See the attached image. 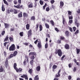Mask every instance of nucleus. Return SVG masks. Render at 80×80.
I'll return each mask as SVG.
<instances>
[{"mask_svg": "<svg viewBox=\"0 0 80 80\" xmlns=\"http://www.w3.org/2000/svg\"><path fill=\"white\" fill-rule=\"evenodd\" d=\"M18 3H19V4H20V3H21V0H18Z\"/></svg>", "mask_w": 80, "mask_h": 80, "instance_id": "nucleus-61", "label": "nucleus"}, {"mask_svg": "<svg viewBox=\"0 0 80 80\" xmlns=\"http://www.w3.org/2000/svg\"><path fill=\"white\" fill-rule=\"evenodd\" d=\"M60 74L59 73H58V74H56V77H60Z\"/></svg>", "mask_w": 80, "mask_h": 80, "instance_id": "nucleus-43", "label": "nucleus"}, {"mask_svg": "<svg viewBox=\"0 0 80 80\" xmlns=\"http://www.w3.org/2000/svg\"><path fill=\"white\" fill-rule=\"evenodd\" d=\"M5 65L6 68L8 67V58H6V61L5 62Z\"/></svg>", "mask_w": 80, "mask_h": 80, "instance_id": "nucleus-3", "label": "nucleus"}, {"mask_svg": "<svg viewBox=\"0 0 80 80\" xmlns=\"http://www.w3.org/2000/svg\"><path fill=\"white\" fill-rule=\"evenodd\" d=\"M14 4H17V0H15L14 1Z\"/></svg>", "mask_w": 80, "mask_h": 80, "instance_id": "nucleus-56", "label": "nucleus"}, {"mask_svg": "<svg viewBox=\"0 0 80 80\" xmlns=\"http://www.w3.org/2000/svg\"><path fill=\"white\" fill-rule=\"evenodd\" d=\"M55 30H56V31H57V32H59V30H58V28H55Z\"/></svg>", "mask_w": 80, "mask_h": 80, "instance_id": "nucleus-62", "label": "nucleus"}, {"mask_svg": "<svg viewBox=\"0 0 80 80\" xmlns=\"http://www.w3.org/2000/svg\"><path fill=\"white\" fill-rule=\"evenodd\" d=\"M18 17L21 18L22 17V12H21L18 15Z\"/></svg>", "mask_w": 80, "mask_h": 80, "instance_id": "nucleus-23", "label": "nucleus"}, {"mask_svg": "<svg viewBox=\"0 0 80 80\" xmlns=\"http://www.w3.org/2000/svg\"><path fill=\"white\" fill-rule=\"evenodd\" d=\"M31 55H34L35 56L36 55V52H30L29 54V56H30Z\"/></svg>", "mask_w": 80, "mask_h": 80, "instance_id": "nucleus-9", "label": "nucleus"}, {"mask_svg": "<svg viewBox=\"0 0 80 80\" xmlns=\"http://www.w3.org/2000/svg\"><path fill=\"white\" fill-rule=\"evenodd\" d=\"M68 15H72V12H71L70 11H68Z\"/></svg>", "mask_w": 80, "mask_h": 80, "instance_id": "nucleus-36", "label": "nucleus"}, {"mask_svg": "<svg viewBox=\"0 0 80 80\" xmlns=\"http://www.w3.org/2000/svg\"><path fill=\"white\" fill-rule=\"evenodd\" d=\"M8 43V42H5L4 43V45L6 47V45H7V43Z\"/></svg>", "mask_w": 80, "mask_h": 80, "instance_id": "nucleus-51", "label": "nucleus"}, {"mask_svg": "<svg viewBox=\"0 0 80 80\" xmlns=\"http://www.w3.org/2000/svg\"><path fill=\"white\" fill-rule=\"evenodd\" d=\"M31 59L32 60H34L35 59V56L34 55H32L31 57Z\"/></svg>", "mask_w": 80, "mask_h": 80, "instance_id": "nucleus-45", "label": "nucleus"}, {"mask_svg": "<svg viewBox=\"0 0 80 80\" xmlns=\"http://www.w3.org/2000/svg\"><path fill=\"white\" fill-rule=\"evenodd\" d=\"M14 10V9H11L10 10V12H12V13H13Z\"/></svg>", "mask_w": 80, "mask_h": 80, "instance_id": "nucleus-48", "label": "nucleus"}, {"mask_svg": "<svg viewBox=\"0 0 80 80\" xmlns=\"http://www.w3.org/2000/svg\"><path fill=\"white\" fill-rule=\"evenodd\" d=\"M5 31H3L2 33V35H4V34H5Z\"/></svg>", "mask_w": 80, "mask_h": 80, "instance_id": "nucleus-47", "label": "nucleus"}, {"mask_svg": "<svg viewBox=\"0 0 80 80\" xmlns=\"http://www.w3.org/2000/svg\"><path fill=\"white\" fill-rule=\"evenodd\" d=\"M17 8H20V4H18L17 6Z\"/></svg>", "mask_w": 80, "mask_h": 80, "instance_id": "nucleus-57", "label": "nucleus"}, {"mask_svg": "<svg viewBox=\"0 0 80 80\" xmlns=\"http://www.w3.org/2000/svg\"><path fill=\"white\" fill-rule=\"evenodd\" d=\"M38 48H42V44H41V41H38Z\"/></svg>", "mask_w": 80, "mask_h": 80, "instance_id": "nucleus-4", "label": "nucleus"}, {"mask_svg": "<svg viewBox=\"0 0 80 80\" xmlns=\"http://www.w3.org/2000/svg\"><path fill=\"white\" fill-rule=\"evenodd\" d=\"M45 25L47 28H49V25L48 24H47V23H45Z\"/></svg>", "mask_w": 80, "mask_h": 80, "instance_id": "nucleus-25", "label": "nucleus"}, {"mask_svg": "<svg viewBox=\"0 0 80 80\" xmlns=\"http://www.w3.org/2000/svg\"><path fill=\"white\" fill-rule=\"evenodd\" d=\"M45 48H48V44L47 43H46L45 44Z\"/></svg>", "mask_w": 80, "mask_h": 80, "instance_id": "nucleus-42", "label": "nucleus"}, {"mask_svg": "<svg viewBox=\"0 0 80 80\" xmlns=\"http://www.w3.org/2000/svg\"><path fill=\"white\" fill-rule=\"evenodd\" d=\"M78 31H79L78 30H77L76 31V32H75V34H77V33H78Z\"/></svg>", "mask_w": 80, "mask_h": 80, "instance_id": "nucleus-60", "label": "nucleus"}, {"mask_svg": "<svg viewBox=\"0 0 80 80\" xmlns=\"http://www.w3.org/2000/svg\"><path fill=\"white\" fill-rule=\"evenodd\" d=\"M72 22H73V20H70L69 21V23H70V24H71V23H72Z\"/></svg>", "mask_w": 80, "mask_h": 80, "instance_id": "nucleus-41", "label": "nucleus"}, {"mask_svg": "<svg viewBox=\"0 0 80 80\" xmlns=\"http://www.w3.org/2000/svg\"><path fill=\"white\" fill-rule=\"evenodd\" d=\"M2 10L3 12H4V11H5V7H4V6L2 5Z\"/></svg>", "mask_w": 80, "mask_h": 80, "instance_id": "nucleus-28", "label": "nucleus"}, {"mask_svg": "<svg viewBox=\"0 0 80 80\" xmlns=\"http://www.w3.org/2000/svg\"><path fill=\"white\" fill-rule=\"evenodd\" d=\"M69 16V20H72L73 19V17L72 16H70L68 15Z\"/></svg>", "mask_w": 80, "mask_h": 80, "instance_id": "nucleus-39", "label": "nucleus"}, {"mask_svg": "<svg viewBox=\"0 0 80 80\" xmlns=\"http://www.w3.org/2000/svg\"><path fill=\"white\" fill-rule=\"evenodd\" d=\"M75 23V25H76V26H77V27H78H78H79V25H80L79 22H77V20H76Z\"/></svg>", "mask_w": 80, "mask_h": 80, "instance_id": "nucleus-6", "label": "nucleus"}, {"mask_svg": "<svg viewBox=\"0 0 80 80\" xmlns=\"http://www.w3.org/2000/svg\"><path fill=\"white\" fill-rule=\"evenodd\" d=\"M28 6L29 8H32V7H33V4L31 3L28 5Z\"/></svg>", "mask_w": 80, "mask_h": 80, "instance_id": "nucleus-29", "label": "nucleus"}, {"mask_svg": "<svg viewBox=\"0 0 80 80\" xmlns=\"http://www.w3.org/2000/svg\"><path fill=\"white\" fill-rule=\"evenodd\" d=\"M17 63H14V68L15 69V70L17 69Z\"/></svg>", "mask_w": 80, "mask_h": 80, "instance_id": "nucleus-16", "label": "nucleus"}, {"mask_svg": "<svg viewBox=\"0 0 80 80\" xmlns=\"http://www.w3.org/2000/svg\"><path fill=\"white\" fill-rule=\"evenodd\" d=\"M73 29L74 31V32H75L77 29V28L75 27H74L73 28Z\"/></svg>", "mask_w": 80, "mask_h": 80, "instance_id": "nucleus-53", "label": "nucleus"}, {"mask_svg": "<svg viewBox=\"0 0 80 80\" xmlns=\"http://www.w3.org/2000/svg\"><path fill=\"white\" fill-rule=\"evenodd\" d=\"M26 28L27 30H29V28H30V25H29L28 24L26 25Z\"/></svg>", "mask_w": 80, "mask_h": 80, "instance_id": "nucleus-17", "label": "nucleus"}, {"mask_svg": "<svg viewBox=\"0 0 80 80\" xmlns=\"http://www.w3.org/2000/svg\"><path fill=\"white\" fill-rule=\"evenodd\" d=\"M64 5V3H63V2L62 1H61L60 2V8H62L63 7V5Z\"/></svg>", "mask_w": 80, "mask_h": 80, "instance_id": "nucleus-10", "label": "nucleus"}, {"mask_svg": "<svg viewBox=\"0 0 80 80\" xmlns=\"http://www.w3.org/2000/svg\"><path fill=\"white\" fill-rule=\"evenodd\" d=\"M24 44L25 45H26V46H28V43H24Z\"/></svg>", "mask_w": 80, "mask_h": 80, "instance_id": "nucleus-64", "label": "nucleus"}, {"mask_svg": "<svg viewBox=\"0 0 80 80\" xmlns=\"http://www.w3.org/2000/svg\"><path fill=\"white\" fill-rule=\"evenodd\" d=\"M3 1L4 2V3L5 4H6L7 5H8V2L6 1V0H3Z\"/></svg>", "mask_w": 80, "mask_h": 80, "instance_id": "nucleus-21", "label": "nucleus"}, {"mask_svg": "<svg viewBox=\"0 0 80 80\" xmlns=\"http://www.w3.org/2000/svg\"><path fill=\"white\" fill-rule=\"evenodd\" d=\"M13 57V54H12L10 55V56L8 58V59H10L11 58H12Z\"/></svg>", "mask_w": 80, "mask_h": 80, "instance_id": "nucleus-27", "label": "nucleus"}, {"mask_svg": "<svg viewBox=\"0 0 80 80\" xmlns=\"http://www.w3.org/2000/svg\"><path fill=\"white\" fill-rule=\"evenodd\" d=\"M77 70V68L74 67L73 69V72H76Z\"/></svg>", "mask_w": 80, "mask_h": 80, "instance_id": "nucleus-55", "label": "nucleus"}, {"mask_svg": "<svg viewBox=\"0 0 80 80\" xmlns=\"http://www.w3.org/2000/svg\"><path fill=\"white\" fill-rule=\"evenodd\" d=\"M46 11H47V12H48V11L50 10V8H49L48 7L46 8Z\"/></svg>", "mask_w": 80, "mask_h": 80, "instance_id": "nucleus-49", "label": "nucleus"}, {"mask_svg": "<svg viewBox=\"0 0 80 80\" xmlns=\"http://www.w3.org/2000/svg\"><path fill=\"white\" fill-rule=\"evenodd\" d=\"M68 79H69V80H71V79H72V77L71 76H69V77H68Z\"/></svg>", "mask_w": 80, "mask_h": 80, "instance_id": "nucleus-54", "label": "nucleus"}, {"mask_svg": "<svg viewBox=\"0 0 80 80\" xmlns=\"http://www.w3.org/2000/svg\"><path fill=\"white\" fill-rule=\"evenodd\" d=\"M65 57V55H64L61 58V60L62 61H63V58H64Z\"/></svg>", "mask_w": 80, "mask_h": 80, "instance_id": "nucleus-52", "label": "nucleus"}, {"mask_svg": "<svg viewBox=\"0 0 80 80\" xmlns=\"http://www.w3.org/2000/svg\"><path fill=\"white\" fill-rule=\"evenodd\" d=\"M28 72L30 74H32V72H33V70L32 69H30L28 71Z\"/></svg>", "mask_w": 80, "mask_h": 80, "instance_id": "nucleus-22", "label": "nucleus"}, {"mask_svg": "<svg viewBox=\"0 0 80 80\" xmlns=\"http://www.w3.org/2000/svg\"><path fill=\"white\" fill-rule=\"evenodd\" d=\"M9 39L11 42H13V38L11 37H9Z\"/></svg>", "mask_w": 80, "mask_h": 80, "instance_id": "nucleus-35", "label": "nucleus"}, {"mask_svg": "<svg viewBox=\"0 0 80 80\" xmlns=\"http://www.w3.org/2000/svg\"><path fill=\"white\" fill-rule=\"evenodd\" d=\"M8 38L9 37H8V36H7L4 40V42H6V41H8Z\"/></svg>", "mask_w": 80, "mask_h": 80, "instance_id": "nucleus-18", "label": "nucleus"}, {"mask_svg": "<svg viewBox=\"0 0 80 80\" xmlns=\"http://www.w3.org/2000/svg\"><path fill=\"white\" fill-rule=\"evenodd\" d=\"M17 53H18V52H17V51H16L14 52L13 53V55L14 57H15V56H16L17 55Z\"/></svg>", "mask_w": 80, "mask_h": 80, "instance_id": "nucleus-20", "label": "nucleus"}, {"mask_svg": "<svg viewBox=\"0 0 80 80\" xmlns=\"http://www.w3.org/2000/svg\"><path fill=\"white\" fill-rule=\"evenodd\" d=\"M21 77L22 78H25V79L28 80V77L27 75H23L21 76Z\"/></svg>", "mask_w": 80, "mask_h": 80, "instance_id": "nucleus-7", "label": "nucleus"}, {"mask_svg": "<svg viewBox=\"0 0 80 80\" xmlns=\"http://www.w3.org/2000/svg\"><path fill=\"white\" fill-rule=\"evenodd\" d=\"M55 53L56 54H57L58 53V56L61 57L62 55V50L61 49H59L58 50H57V51L55 52Z\"/></svg>", "mask_w": 80, "mask_h": 80, "instance_id": "nucleus-1", "label": "nucleus"}, {"mask_svg": "<svg viewBox=\"0 0 80 80\" xmlns=\"http://www.w3.org/2000/svg\"><path fill=\"white\" fill-rule=\"evenodd\" d=\"M38 29V24H36V30H37Z\"/></svg>", "mask_w": 80, "mask_h": 80, "instance_id": "nucleus-38", "label": "nucleus"}, {"mask_svg": "<svg viewBox=\"0 0 80 80\" xmlns=\"http://www.w3.org/2000/svg\"><path fill=\"white\" fill-rule=\"evenodd\" d=\"M16 70L17 72H19V73H20L21 72H22V68H19V69H18V68L16 69Z\"/></svg>", "mask_w": 80, "mask_h": 80, "instance_id": "nucleus-5", "label": "nucleus"}, {"mask_svg": "<svg viewBox=\"0 0 80 80\" xmlns=\"http://www.w3.org/2000/svg\"><path fill=\"white\" fill-rule=\"evenodd\" d=\"M47 7V3H45L44 6H43V9H45V7Z\"/></svg>", "mask_w": 80, "mask_h": 80, "instance_id": "nucleus-44", "label": "nucleus"}, {"mask_svg": "<svg viewBox=\"0 0 80 80\" xmlns=\"http://www.w3.org/2000/svg\"><path fill=\"white\" fill-rule=\"evenodd\" d=\"M40 4H41V5H43V1H40Z\"/></svg>", "mask_w": 80, "mask_h": 80, "instance_id": "nucleus-59", "label": "nucleus"}, {"mask_svg": "<svg viewBox=\"0 0 80 80\" xmlns=\"http://www.w3.org/2000/svg\"><path fill=\"white\" fill-rule=\"evenodd\" d=\"M38 42V39L36 40V41L34 42V43H35L36 45H37V43Z\"/></svg>", "mask_w": 80, "mask_h": 80, "instance_id": "nucleus-63", "label": "nucleus"}, {"mask_svg": "<svg viewBox=\"0 0 80 80\" xmlns=\"http://www.w3.org/2000/svg\"><path fill=\"white\" fill-rule=\"evenodd\" d=\"M64 47L66 49H70V46L68 44H66L65 45Z\"/></svg>", "mask_w": 80, "mask_h": 80, "instance_id": "nucleus-8", "label": "nucleus"}, {"mask_svg": "<svg viewBox=\"0 0 80 80\" xmlns=\"http://www.w3.org/2000/svg\"><path fill=\"white\" fill-rule=\"evenodd\" d=\"M54 2H55V1H54V0H51V3L52 4H53Z\"/></svg>", "mask_w": 80, "mask_h": 80, "instance_id": "nucleus-50", "label": "nucleus"}, {"mask_svg": "<svg viewBox=\"0 0 80 80\" xmlns=\"http://www.w3.org/2000/svg\"><path fill=\"white\" fill-rule=\"evenodd\" d=\"M68 28L69 29L70 31H71V32H72L73 31V30L72 29V28H70V27H68Z\"/></svg>", "mask_w": 80, "mask_h": 80, "instance_id": "nucleus-46", "label": "nucleus"}, {"mask_svg": "<svg viewBox=\"0 0 80 80\" xmlns=\"http://www.w3.org/2000/svg\"><path fill=\"white\" fill-rule=\"evenodd\" d=\"M17 13H18L17 11L15 9H14V12H13V13H15V14H16Z\"/></svg>", "mask_w": 80, "mask_h": 80, "instance_id": "nucleus-30", "label": "nucleus"}, {"mask_svg": "<svg viewBox=\"0 0 80 80\" xmlns=\"http://www.w3.org/2000/svg\"><path fill=\"white\" fill-rule=\"evenodd\" d=\"M4 24L5 28H8V27L9 26V24H7V23H4Z\"/></svg>", "mask_w": 80, "mask_h": 80, "instance_id": "nucleus-11", "label": "nucleus"}, {"mask_svg": "<svg viewBox=\"0 0 80 80\" xmlns=\"http://www.w3.org/2000/svg\"><path fill=\"white\" fill-rule=\"evenodd\" d=\"M20 35L21 36V37H23V32H20Z\"/></svg>", "mask_w": 80, "mask_h": 80, "instance_id": "nucleus-33", "label": "nucleus"}, {"mask_svg": "<svg viewBox=\"0 0 80 80\" xmlns=\"http://www.w3.org/2000/svg\"><path fill=\"white\" fill-rule=\"evenodd\" d=\"M43 27H42V26L41 25H39V28H40V31H42V28Z\"/></svg>", "mask_w": 80, "mask_h": 80, "instance_id": "nucleus-26", "label": "nucleus"}, {"mask_svg": "<svg viewBox=\"0 0 80 80\" xmlns=\"http://www.w3.org/2000/svg\"><path fill=\"white\" fill-rule=\"evenodd\" d=\"M39 78H38V75H36L34 79V80H39Z\"/></svg>", "mask_w": 80, "mask_h": 80, "instance_id": "nucleus-14", "label": "nucleus"}, {"mask_svg": "<svg viewBox=\"0 0 80 80\" xmlns=\"http://www.w3.org/2000/svg\"><path fill=\"white\" fill-rule=\"evenodd\" d=\"M31 35H32V30H30L28 32V37L29 36H30Z\"/></svg>", "mask_w": 80, "mask_h": 80, "instance_id": "nucleus-13", "label": "nucleus"}, {"mask_svg": "<svg viewBox=\"0 0 80 80\" xmlns=\"http://www.w3.org/2000/svg\"><path fill=\"white\" fill-rule=\"evenodd\" d=\"M77 12L78 13H80V9H78L77 11Z\"/></svg>", "mask_w": 80, "mask_h": 80, "instance_id": "nucleus-58", "label": "nucleus"}, {"mask_svg": "<svg viewBox=\"0 0 80 80\" xmlns=\"http://www.w3.org/2000/svg\"><path fill=\"white\" fill-rule=\"evenodd\" d=\"M50 22H51V23L52 24V26H54V22H53V21L52 20H51L50 21Z\"/></svg>", "mask_w": 80, "mask_h": 80, "instance_id": "nucleus-37", "label": "nucleus"}, {"mask_svg": "<svg viewBox=\"0 0 80 80\" xmlns=\"http://www.w3.org/2000/svg\"><path fill=\"white\" fill-rule=\"evenodd\" d=\"M57 66H56L55 65H54L52 66V69H53V70H55V69L57 68Z\"/></svg>", "mask_w": 80, "mask_h": 80, "instance_id": "nucleus-19", "label": "nucleus"}, {"mask_svg": "<svg viewBox=\"0 0 80 80\" xmlns=\"http://www.w3.org/2000/svg\"><path fill=\"white\" fill-rule=\"evenodd\" d=\"M77 53V54H78L80 53V50L79 49L76 48Z\"/></svg>", "mask_w": 80, "mask_h": 80, "instance_id": "nucleus-31", "label": "nucleus"}, {"mask_svg": "<svg viewBox=\"0 0 80 80\" xmlns=\"http://www.w3.org/2000/svg\"><path fill=\"white\" fill-rule=\"evenodd\" d=\"M32 20H35V16H32L31 18Z\"/></svg>", "mask_w": 80, "mask_h": 80, "instance_id": "nucleus-32", "label": "nucleus"}, {"mask_svg": "<svg viewBox=\"0 0 80 80\" xmlns=\"http://www.w3.org/2000/svg\"><path fill=\"white\" fill-rule=\"evenodd\" d=\"M3 70V67L2 66H1L0 67V72H2Z\"/></svg>", "mask_w": 80, "mask_h": 80, "instance_id": "nucleus-24", "label": "nucleus"}, {"mask_svg": "<svg viewBox=\"0 0 80 80\" xmlns=\"http://www.w3.org/2000/svg\"><path fill=\"white\" fill-rule=\"evenodd\" d=\"M69 33L68 32V31H66L65 32V34L67 36L68 35V34H69Z\"/></svg>", "mask_w": 80, "mask_h": 80, "instance_id": "nucleus-40", "label": "nucleus"}, {"mask_svg": "<svg viewBox=\"0 0 80 80\" xmlns=\"http://www.w3.org/2000/svg\"><path fill=\"white\" fill-rule=\"evenodd\" d=\"M36 70L38 72H39L40 70V66H38L37 67Z\"/></svg>", "mask_w": 80, "mask_h": 80, "instance_id": "nucleus-12", "label": "nucleus"}, {"mask_svg": "<svg viewBox=\"0 0 80 80\" xmlns=\"http://www.w3.org/2000/svg\"><path fill=\"white\" fill-rule=\"evenodd\" d=\"M30 63L31 65H33V60H32L30 62Z\"/></svg>", "mask_w": 80, "mask_h": 80, "instance_id": "nucleus-34", "label": "nucleus"}, {"mask_svg": "<svg viewBox=\"0 0 80 80\" xmlns=\"http://www.w3.org/2000/svg\"><path fill=\"white\" fill-rule=\"evenodd\" d=\"M15 49V45L14 44H12L11 45L9 48V50L10 51H13Z\"/></svg>", "mask_w": 80, "mask_h": 80, "instance_id": "nucleus-2", "label": "nucleus"}, {"mask_svg": "<svg viewBox=\"0 0 80 80\" xmlns=\"http://www.w3.org/2000/svg\"><path fill=\"white\" fill-rule=\"evenodd\" d=\"M24 17H28V14L25 12H24L23 14Z\"/></svg>", "mask_w": 80, "mask_h": 80, "instance_id": "nucleus-15", "label": "nucleus"}]
</instances>
